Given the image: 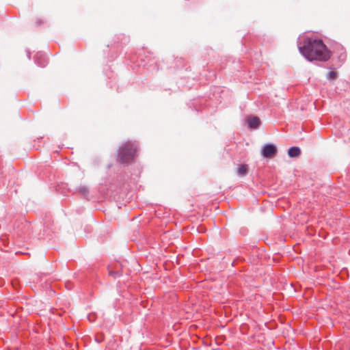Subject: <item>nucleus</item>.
Here are the masks:
<instances>
[{"instance_id":"nucleus-1","label":"nucleus","mask_w":350,"mask_h":350,"mask_svg":"<svg viewBox=\"0 0 350 350\" xmlns=\"http://www.w3.org/2000/svg\"><path fill=\"white\" fill-rule=\"evenodd\" d=\"M299 51L310 62H326L331 57V52L323 41L319 39H308L304 46L299 47Z\"/></svg>"},{"instance_id":"nucleus-2","label":"nucleus","mask_w":350,"mask_h":350,"mask_svg":"<svg viewBox=\"0 0 350 350\" xmlns=\"http://www.w3.org/2000/svg\"><path fill=\"white\" fill-rule=\"evenodd\" d=\"M137 146L135 143L126 142L119 148L118 161L122 163H129L135 158Z\"/></svg>"},{"instance_id":"nucleus-3","label":"nucleus","mask_w":350,"mask_h":350,"mask_svg":"<svg viewBox=\"0 0 350 350\" xmlns=\"http://www.w3.org/2000/svg\"><path fill=\"white\" fill-rule=\"evenodd\" d=\"M277 148L271 144H265L261 150V154L265 158H273L276 155Z\"/></svg>"},{"instance_id":"nucleus-4","label":"nucleus","mask_w":350,"mask_h":350,"mask_svg":"<svg viewBox=\"0 0 350 350\" xmlns=\"http://www.w3.org/2000/svg\"><path fill=\"white\" fill-rule=\"evenodd\" d=\"M248 126L251 129H257L260 123V119L258 117H252L247 119Z\"/></svg>"},{"instance_id":"nucleus-5","label":"nucleus","mask_w":350,"mask_h":350,"mask_svg":"<svg viewBox=\"0 0 350 350\" xmlns=\"http://www.w3.org/2000/svg\"><path fill=\"white\" fill-rule=\"evenodd\" d=\"M300 154V149L296 146L290 148L288 151V154L290 157H297Z\"/></svg>"},{"instance_id":"nucleus-6","label":"nucleus","mask_w":350,"mask_h":350,"mask_svg":"<svg viewBox=\"0 0 350 350\" xmlns=\"http://www.w3.org/2000/svg\"><path fill=\"white\" fill-rule=\"evenodd\" d=\"M248 165L245 164L239 165L237 167V174L240 176H244L247 173Z\"/></svg>"},{"instance_id":"nucleus-7","label":"nucleus","mask_w":350,"mask_h":350,"mask_svg":"<svg viewBox=\"0 0 350 350\" xmlns=\"http://www.w3.org/2000/svg\"><path fill=\"white\" fill-rule=\"evenodd\" d=\"M78 191L79 193H81L83 196H86L88 195L89 193V189L88 188L85 186V185H83V186H80L78 189Z\"/></svg>"},{"instance_id":"nucleus-8","label":"nucleus","mask_w":350,"mask_h":350,"mask_svg":"<svg viewBox=\"0 0 350 350\" xmlns=\"http://www.w3.org/2000/svg\"><path fill=\"white\" fill-rule=\"evenodd\" d=\"M338 74L336 71H329L327 74V78L329 80H334L336 79Z\"/></svg>"}]
</instances>
